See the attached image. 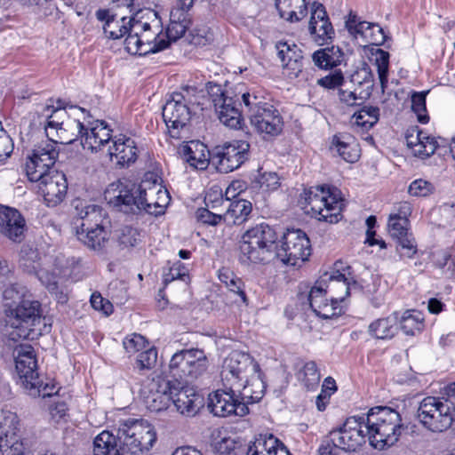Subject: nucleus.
Returning <instances> with one entry per match:
<instances>
[{
	"instance_id": "nucleus-59",
	"label": "nucleus",
	"mask_w": 455,
	"mask_h": 455,
	"mask_svg": "<svg viewBox=\"0 0 455 455\" xmlns=\"http://www.w3.org/2000/svg\"><path fill=\"white\" fill-rule=\"evenodd\" d=\"M14 144L11 136L3 128L0 122V162L5 161L10 157L13 151Z\"/></svg>"
},
{
	"instance_id": "nucleus-8",
	"label": "nucleus",
	"mask_w": 455,
	"mask_h": 455,
	"mask_svg": "<svg viewBox=\"0 0 455 455\" xmlns=\"http://www.w3.org/2000/svg\"><path fill=\"white\" fill-rule=\"evenodd\" d=\"M259 374V365L249 354L232 351L224 360L220 372L223 387L232 389L241 387L242 381Z\"/></svg>"
},
{
	"instance_id": "nucleus-53",
	"label": "nucleus",
	"mask_w": 455,
	"mask_h": 455,
	"mask_svg": "<svg viewBox=\"0 0 455 455\" xmlns=\"http://www.w3.org/2000/svg\"><path fill=\"white\" fill-rule=\"evenodd\" d=\"M2 455H24L25 447L19 435L0 439Z\"/></svg>"
},
{
	"instance_id": "nucleus-19",
	"label": "nucleus",
	"mask_w": 455,
	"mask_h": 455,
	"mask_svg": "<svg viewBox=\"0 0 455 455\" xmlns=\"http://www.w3.org/2000/svg\"><path fill=\"white\" fill-rule=\"evenodd\" d=\"M346 28L355 39L362 37L365 43L371 44L381 45L387 38L383 28L379 24L362 21L352 12L346 20Z\"/></svg>"
},
{
	"instance_id": "nucleus-12",
	"label": "nucleus",
	"mask_w": 455,
	"mask_h": 455,
	"mask_svg": "<svg viewBox=\"0 0 455 455\" xmlns=\"http://www.w3.org/2000/svg\"><path fill=\"white\" fill-rule=\"evenodd\" d=\"M311 254L310 241L300 229H288L282 244L275 251V257L286 265L297 266L305 262Z\"/></svg>"
},
{
	"instance_id": "nucleus-64",
	"label": "nucleus",
	"mask_w": 455,
	"mask_h": 455,
	"mask_svg": "<svg viewBox=\"0 0 455 455\" xmlns=\"http://www.w3.org/2000/svg\"><path fill=\"white\" fill-rule=\"evenodd\" d=\"M123 344L127 353H135L147 347V340L142 335L133 333L125 338Z\"/></svg>"
},
{
	"instance_id": "nucleus-29",
	"label": "nucleus",
	"mask_w": 455,
	"mask_h": 455,
	"mask_svg": "<svg viewBox=\"0 0 455 455\" xmlns=\"http://www.w3.org/2000/svg\"><path fill=\"white\" fill-rule=\"evenodd\" d=\"M96 16L98 20L105 21L103 30L106 37L113 40L125 36L130 30L131 24L135 21V18L119 17L116 14H110L107 10H99Z\"/></svg>"
},
{
	"instance_id": "nucleus-4",
	"label": "nucleus",
	"mask_w": 455,
	"mask_h": 455,
	"mask_svg": "<svg viewBox=\"0 0 455 455\" xmlns=\"http://www.w3.org/2000/svg\"><path fill=\"white\" fill-rule=\"evenodd\" d=\"M66 108L46 105L41 111L45 118L44 130L48 139L56 144H69L81 138L84 131V124L79 118L84 114V109L77 107Z\"/></svg>"
},
{
	"instance_id": "nucleus-37",
	"label": "nucleus",
	"mask_w": 455,
	"mask_h": 455,
	"mask_svg": "<svg viewBox=\"0 0 455 455\" xmlns=\"http://www.w3.org/2000/svg\"><path fill=\"white\" fill-rule=\"evenodd\" d=\"M77 239L88 249L100 251L108 241V232L104 227L92 228H75Z\"/></svg>"
},
{
	"instance_id": "nucleus-36",
	"label": "nucleus",
	"mask_w": 455,
	"mask_h": 455,
	"mask_svg": "<svg viewBox=\"0 0 455 455\" xmlns=\"http://www.w3.org/2000/svg\"><path fill=\"white\" fill-rule=\"evenodd\" d=\"M8 315L13 317L18 322L16 327L20 323L31 322L32 324H35L36 321L40 319L41 305L33 297H29L22 303L16 305L13 309H11L8 312Z\"/></svg>"
},
{
	"instance_id": "nucleus-10",
	"label": "nucleus",
	"mask_w": 455,
	"mask_h": 455,
	"mask_svg": "<svg viewBox=\"0 0 455 455\" xmlns=\"http://www.w3.org/2000/svg\"><path fill=\"white\" fill-rule=\"evenodd\" d=\"M163 118L171 138L180 140L188 132L191 111L188 100L180 92H173L163 107Z\"/></svg>"
},
{
	"instance_id": "nucleus-30",
	"label": "nucleus",
	"mask_w": 455,
	"mask_h": 455,
	"mask_svg": "<svg viewBox=\"0 0 455 455\" xmlns=\"http://www.w3.org/2000/svg\"><path fill=\"white\" fill-rule=\"evenodd\" d=\"M406 144L415 156L427 158L433 155L438 143L434 137L419 130H413L406 135Z\"/></svg>"
},
{
	"instance_id": "nucleus-14",
	"label": "nucleus",
	"mask_w": 455,
	"mask_h": 455,
	"mask_svg": "<svg viewBox=\"0 0 455 455\" xmlns=\"http://www.w3.org/2000/svg\"><path fill=\"white\" fill-rule=\"evenodd\" d=\"M174 390L172 380L156 377L143 385L140 395L146 408L151 412L158 413L169 408Z\"/></svg>"
},
{
	"instance_id": "nucleus-15",
	"label": "nucleus",
	"mask_w": 455,
	"mask_h": 455,
	"mask_svg": "<svg viewBox=\"0 0 455 455\" xmlns=\"http://www.w3.org/2000/svg\"><path fill=\"white\" fill-rule=\"evenodd\" d=\"M234 386L232 389L223 387L209 395L208 407L213 415L228 417L236 415L243 417L249 413V408L244 403H239Z\"/></svg>"
},
{
	"instance_id": "nucleus-55",
	"label": "nucleus",
	"mask_w": 455,
	"mask_h": 455,
	"mask_svg": "<svg viewBox=\"0 0 455 455\" xmlns=\"http://www.w3.org/2000/svg\"><path fill=\"white\" fill-rule=\"evenodd\" d=\"M388 63L389 53L383 50H378L376 53V66L382 91L385 90L387 84Z\"/></svg>"
},
{
	"instance_id": "nucleus-31",
	"label": "nucleus",
	"mask_w": 455,
	"mask_h": 455,
	"mask_svg": "<svg viewBox=\"0 0 455 455\" xmlns=\"http://www.w3.org/2000/svg\"><path fill=\"white\" fill-rule=\"evenodd\" d=\"M180 154L190 166L204 170L211 162V150L199 141H190L180 148Z\"/></svg>"
},
{
	"instance_id": "nucleus-17",
	"label": "nucleus",
	"mask_w": 455,
	"mask_h": 455,
	"mask_svg": "<svg viewBox=\"0 0 455 455\" xmlns=\"http://www.w3.org/2000/svg\"><path fill=\"white\" fill-rule=\"evenodd\" d=\"M250 124L255 132L264 137L277 136L283 127L282 116L271 104L265 106L262 109H257L254 115H250Z\"/></svg>"
},
{
	"instance_id": "nucleus-32",
	"label": "nucleus",
	"mask_w": 455,
	"mask_h": 455,
	"mask_svg": "<svg viewBox=\"0 0 455 455\" xmlns=\"http://www.w3.org/2000/svg\"><path fill=\"white\" fill-rule=\"evenodd\" d=\"M320 278H325L323 288L336 300L338 305L349 295L350 283L345 274L337 270L324 273Z\"/></svg>"
},
{
	"instance_id": "nucleus-62",
	"label": "nucleus",
	"mask_w": 455,
	"mask_h": 455,
	"mask_svg": "<svg viewBox=\"0 0 455 455\" xmlns=\"http://www.w3.org/2000/svg\"><path fill=\"white\" fill-rule=\"evenodd\" d=\"M157 351L154 347L146 349L140 352L137 356V366L140 370L151 369L156 363Z\"/></svg>"
},
{
	"instance_id": "nucleus-57",
	"label": "nucleus",
	"mask_w": 455,
	"mask_h": 455,
	"mask_svg": "<svg viewBox=\"0 0 455 455\" xmlns=\"http://www.w3.org/2000/svg\"><path fill=\"white\" fill-rule=\"evenodd\" d=\"M396 251L402 258H412L417 252V245L411 235H405L396 240Z\"/></svg>"
},
{
	"instance_id": "nucleus-27",
	"label": "nucleus",
	"mask_w": 455,
	"mask_h": 455,
	"mask_svg": "<svg viewBox=\"0 0 455 455\" xmlns=\"http://www.w3.org/2000/svg\"><path fill=\"white\" fill-rule=\"evenodd\" d=\"M133 24H140L141 27V32H139V35L146 47L147 54L157 52L168 47L169 42L161 37L160 20L156 17L150 22L135 19Z\"/></svg>"
},
{
	"instance_id": "nucleus-28",
	"label": "nucleus",
	"mask_w": 455,
	"mask_h": 455,
	"mask_svg": "<svg viewBox=\"0 0 455 455\" xmlns=\"http://www.w3.org/2000/svg\"><path fill=\"white\" fill-rule=\"evenodd\" d=\"M15 368L17 373L25 387H35L38 379L36 360L30 347H21L15 357Z\"/></svg>"
},
{
	"instance_id": "nucleus-21",
	"label": "nucleus",
	"mask_w": 455,
	"mask_h": 455,
	"mask_svg": "<svg viewBox=\"0 0 455 455\" xmlns=\"http://www.w3.org/2000/svg\"><path fill=\"white\" fill-rule=\"evenodd\" d=\"M107 154L111 162L124 167L136 161L137 144L132 138L120 134L112 139L111 145L108 146Z\"/></svg>"
},
{
	"instance_id": "nucleus-13",
	"label": "nucleus",
	"mask_w": 455,
	"mask_h": 455,
	"mask_svg": "<svg viewBox=\"0 0 455 455\" xmlns=\"http://www.w3.org/2000/svg\"><path fill=\"white\" fill-rule=\"evenodd\" d=\"M58 156L57 144L52 140L48 139L36 145L25 164L28 180H38L41 175L56 171L53 169V165Z\"/></svg>"
},
{
	"instance_id": "nucleus-49",
	"label": "nucleus",
	"mask_w": 455,
	"mask_h": 455,
	"mask_svg": "<svg viewBox=\"0 0 455 455\" xmlns=\"http://www.w3.org/2000/svg\"><path fill=\"white\" fill-rule=\"evenodd\" d=\"M379 108L364 106L353 115L352 120L356 126L369 130L379 121Z\"/></svg>"
},
{
	"instance_id": "nucleus-44",
	"label": "nucleus",
	"mask_w": 455,
	"mask_h": 455,
	"mask_svg": "<svg viewBox=\"0 0 455 455\" xmlns=\"http://www.w3.org/2000/svg\"><path fill=\"white\" fill-rule=\"evenodd\" d=\"M241 259L243 261L252 263L267 262L275 258V251L263 248L260 245H252L250 242L242 240L240 244Z\"/></svg>"
},
{
	"instance_id": "nucleus-5",
	"label": "nucleus",
	"mask_w": 455,
	"mask_h": 455,
	"mask_svg": "<svg viewBox=\"0 0 455 455\" xmlns=\"http://www.w3.org/2000/svg\"><path fill=\"white\" fill-rule=\"evenodd\" d=\"M299 204L305 213L331 224L339 222L341 219L344 206L340 192L335 188L325 186L305 190L299 199Z\"/></svg>"
},
{
	"instance_id": "nucleus-41",
	"label": "nucleus",
	"mask_w": 455,
	"mask_h": 455,
	"mask_svg": "<svg viewBox=\"0 0 455 455\" xmlns=\"http://www.w3.org/2000/svg\"><path fill=\"white\" fill-rule=\"evenodd\" d=\"M315 66L323 69L333 68L344 61V52L339 46H331L315 51L312 55Z\"/></svg>"
},
{
	"instance_id": "nucleus-48",
	"label": "nucleus",
	"mask_w": 455,
	"mask_h": 455,
	"mask_svg": "<svg viewBox=\"0 0 455 455\" xmlns=\"http://www.w3.org/2000/svg\"><path fill=\"white\" fill-rule=\"evenodd\" d=\"M20 267L28 274L36 275L41 269L40 255L29 245L22 246L20 252Z\"/></svg>"
},
{
	"instance_id": "nucleus-3",
	"label": "nucleus",
	"mask_w": 455,
	"mask_h": 455,
	"mask_svg": "<svg viewBox=\"0 0 455 455\" xmlns=\"http://www.w3.org/2000/svg\"><path fill=\"white\" fill-rule=\"evenodd\" d=\"M370 444L383 451L397 443L405 427L398 411L389 407L371 408L363 415Z\"/></svg>"
},
{
	"instance_id": "nucleus-63",
	"label": "nucleus",
	"mask_w": 455,
	"mask_h": 455,
	"mask_svg": "<svg viewBox=\"0 0 455 455\" xmlns=\"http://www.w3.org/2000/svg\"><path fill=\"white\" fill-rule=\"evenodd\" d=\"M242 100L246 108H248L250 115H254L257 109H262L269 103L264 102L262 97L254 92H245L242 95Z\"/></svg>"
},
{
	"instance_id": "nucleus-58",
	"label": "nucleus",
	"mask_w": 455,
	"mask_h": 455,
	"mask_svg": "<svg viewBox=\"0 0 455 455\" xmlns=\"http://www.w3.org/2000/svg\"><path fill=\"white\" fill-rule=\"evenodd\" d=\"M256 187L264 190H275L279 187V177L275 172L259 174L253 181Z\"/></svg>"
},
{
	"instance_id": "nucleus-2",
	"label": "nucleus",
	"mask_w": 455,
	"mask_h": 455,
	"mask_svg": "<svg viewBox=\"0 0 455 455\" xmlns=\"http://www.w3.org/2000/svg\"><path fill=\"white\" fill-rule=\"evenodd\" d=\"M156 442L152 425L142 419L121 420L116 435L104 430L93 439V455H142Z\"/></svg>"
},
{
	"instance_id": "nucleus-47",
	"label": "nucleus",
	"mask_w": 455,
	"mask_h": 455,
	"mask_svg": "<svg viewBox=\"0 0 455 455\" xmlns=\"http://www.w3.org/2000/svg\"><path fill=\"white\" fill-rule=\"evenodd\" d=\"M29 297H32V294L28 291L26 286L20 283L10 284L3 292V298L4 305L7 307V312L13 309L16 305L22 303Z\"/></svg>"
},
{
	"instance_id": "nucleus-40",
	"label": "nucleus",
	"mask_w": 455,
	"mask_h": 455,
	"mask_svg": "<svg viewBox=\"0 0 455 455\" xmlns=\"http://www.w3.org/2000/svg\"><path fill=\"white\" fill-rule=\"evenodd\" d=\"M275 7L281 18L291 21H299L307 13L306 0H275Z\"/></svg>"
},
{
	"instance_id": "nucleus-45",
	"label": "nucleus",
	"mask_w": 455,
	"mask_h": 455,
	"mask_svg": "<svg viewBox=\"0 0 455 455\" xmlns=\"http://www.w3.org/2000/svg\"><path fill=\"white\" fill-rule=\"evenodd\" d=\"M297 379L307 391L316 389L320 383L321 375L315 362L305 363L298 371Z\"/></svg>"
},
{
	"instance_id": "nucleus-7",
	"label": "nucleus",
	"mask_w": 455,
	"mask_h": 455,
	"mask_svg": "<svg viewBox=\"0 0 455 455\" xmlns=\"http://www.w3.org/2000/svg\"><path fill=\"white\" fill-rule=\"evenodd\" d=\"M417 418L433 432H443L449 427L455 429V417L448 397L445 400L434 396L424 398L418 408Z\"/></svg>"
},
{
	"instance_id": "nucleus-16",
	"label": "nucleus",
	"mask_w": 455,
	"mask_h": 455,
	"mask_svg": "<svg viewBox=\"0 0 455 455\" xmlns=\"http://www.w3.org/2000/svg\"><path fill=\"white\" fill-rule=\"evenodd\" d=\"M29 180L38 183V190L49 207L60 204L67 195V179L60 172L52 171L41 175L38 180Z\"/></svg>"
},
{
	"instance_id": "nucleus-38",
	"label": "nucleus",
	"mask_w": 455,
	"mask_h": 455,
	"mask_svg": "<svg viewBox=\"0 0 455 455\" xmlns=\"http://www.w3.org/2000/svg\"><path fill=\"white\" fill-rule=\"evenodd\" d=\"M339 155L348 163H355L360 156L359 145L355 137L348 133H339L332 139Z\"/></svg>"
},
{
	"instance_id": "nucleus-23",
	"label": "nucleus",
	"mask_w": 455,
	"mask_h": 455,
	"mask_svg": "<svg viewBox=\"0 0 455 455\" xmlns=\"http://www.w3.org/2000/svg\"><path fill=\"white\" fill-rule=\"evenodd\" d=\"M81 144L84 149L91 152H99L109 146L112 140L111 130L103 121L96 120L90 125L84 124V131L81 135Z\"/></svg>"
},
{
	"instance_id": "nucleus-54",
	"label": "nucleus",
	"mask_w": 455,
	"mask_h": 455,
	"mask_svg": "<svg viewBox=\"0 0 455 455\" xmlns=\"http://www.w3.org/2000/svg\"><path fill=\"white\" fill-rule=\"evenodd\" d=\"M140 233L131 226H124L117 231V241L124 248L133 247L140 241Z\"/></svg>"
},
{
	"instance_id": "nucleus-1",
	"label": "nucleus",
	"mask_w": 455,
	"mask_h": 455,
	"mask_svg": "<svg viewBox=\"0 0 455 455\" xmlns=\"http://www.w3.org/2000/svg\"><path fill=\"white\" fill-rule=\"evenodd\" d=\"M104 195L109 205L126 214L144 211L157 216L164 212L171 200L161 179L152 172L146 173L138 185L129 180L112 183Z\"/></svg>"
},
{
	"instance_id": "nucleus-9",
	"label": "nucleus",
	"mask_w": 455,
	"mask_h": 455,
	"mask_svg": "<svg viewBox=\"0 0 455 455\" xmlns=\"http://www.w3.org/2000/svg\"><path fill=\"white\" fill-rule=\"evenodd\" d=\"M208 368V359L201 349H183L175 353L169 364L170 372L176 379L192 381L203 375Z\"/></svg>"
},
{
	"instance_id": "nucleus-61",
	"label": "nucleus",
	"mask_w": 455,
	"mask_h": 455,
	"mask_svg": "<svg viewBox=\"0 0 455 455\" xmlns=\"http://www.w3.org/2000/svg\"><path fill=\"white\" fill-rule=\"evenodd\" d=\"M409 220H402L395 217H389L388 219V232L390 235L398 239L408 234Z\"/></svg>"
},
{
	"instance_id": "nucleus-26",
	"label": "nucleus",
	"mask_w": 455,
	"mask_h": 455,
	"mask_svg": "<svg viewBox=\"0 0 455 455\" xmlns=\"http://www.w3.org/2000/svg\"><path fill=\"white\" fill-rule=\"evenodd\" d=\"M25 220L15 209L0 206V233L13 242L24 238Z\"/></svg>"
},
{
	"instance_id": "nucleus-60",
	"label": "nucleus",
	"mask_w": 455,
	"mask_h": 455,
	"mask_svg": "<svg viewBox=\"0 0 455 455\" xmlns=\"http://www.w3.org/2000/svg\"><path fill=\"white\" fill-rule=\"evenodd\" d=\"M435 187L432 183L419 179L411 183L408 188L410 195L414 196H427L433 193Z\"/></svg>"
},
{
	"instance_id": "nucleus-33",
	"label": "nucleus",
	"mask_w": 455,
	"mask_h": 455,
	"mask_svg": "<svg viewBox=\"0 0 455 455\" xmlns=\"http://www.w3.org/2000/svg\"><path fill=\"white\" fill-rule=\"evenodd\" d=\"M242 240L250 242L252 245H260L263 248L270 249V251L276 250V234L267 224L261 223L247 230Z\"/></svg>"
},
{
	"instance_id": "nucleus-22",
	"label": "nucleus",
	"mask_w": 455,
	"mask_h": 455,
	"mask_svg": "<svg viewBox=\"0 0 455 455\" xmlns=\"http://www.w3.org/2000/svg\"><path fill=\"white\" fill-rule=\"evenodd\" d=\"M324 280L325 278H320L315 282L309 291L308 301L311 309L316 315L323 319H329L338 315L339 310H338L339 305L331 296H330V302L329 299L326 298L329 293L323 288Z\"/></svg>"
},
{
	"instance_id": "nucleus-42",
	"label": "nucleus",
	"mask_w": 455,
	"mask_h": 455,
	"mask_svg": "<svg viewBox=\"0 0 455 455\" xmlns=\"http://www.w3.org/2000/svg\"><path fill=\"white\" fill-rule=\"evenodd\" d=\"M398 315L396 313L372 322L368 327L369 334L379 339H392L397 331Z\"/></svg>"
},
{
	"instance_id": "nucleus-6",
	"label": "nucleus",
	"mask_w": 455,
	"mask_h": 455,
	"mask_svg": "<svg viewBox=\"0 0 455 455\" xmlns=\"http://www.w3.org/2000/svg\"><path fill=\"white\" fill-rule=\"evenodd\" d=\"M367 435L363 416L349 417L343 425L330 432V439L323 440L318 449L319 455H339V450L355 451L364 443Z\"/></svg>"
},
{
	"instance_id": "nucleus-43",
	"label": "nucleus",
	"mask_w": 455,
	"mask_h": 455,
	"mask_svg": "<svg viewBox=\"0 0 455 455\" xmlns=\"http://www.w3.org/2000/svg\"><path fill=\"white\" fill-rule=\"evenodd\" d=\"M190 24V20L187 12L180 10H172L170 14V23L166 28V42H175L180 38L187 31Z\"/></svg>"
},
{
	"instance_id": "nucleus-50",
	"label": "nucleus",
	"mask_w": 455,
	"mask_h": 455,
	"mask_svg": "<svg viewBox=\"0 0 455 455\" xmlns=\"http://www.w3.org/2000/svg\"><path fill=\"white\" fill-rule=\"evenodd\" d=\"M20 420L16 413L9 410L0 411V439L18 435Z\"/></svg>"
},
{
	"instance_id": "nucleus-11",
	"label": "nucleus",
	"mask_w": 455,
	"mask_h": 455,
	"mask_svg": "<svg viewBox=\"0 0 455 455\" xmlns=\"http://www.w3.org/2000/svg\"><path fill=\"white\" fill-rule=\"evenodd\" d=\"M249 149L250 144L246 140L225 142L211 150V162L218 172L228 173L248 160Z\"/></svg>"
},
{
	"instance_id": "nucleus-35",
	"label": "nucleus",
	"mask_w": 455,
	"mask_h": 455,
	"mask_svg": "<svg viewBox=\"0 0 455 455\" xmlns=\"http://www.w3.org/2000/svg\"><path fill=\"white\" fill-rule=\"evenodd\" d=\"M235 389L239 403L248 407L249 403H258L263 397L265 385L258 374L251 377L250 381L248 379H243L241 387H235Z\"/></svg>"
},
{
	"instance_id": "nucleus-46",
	"label": "nucleus",
	"mask_w": 455,
	"mask_h": 455,
	"mask_svg": "<svg viewBox=\"0 0 455 455\" xmlns=\"http://www.w3.org/2000/svg\"><path fill=\"white\" fill-rule=\"evenodd\" d=\"M281 443L272 434L259 435L247 450V455H271Z\"/></svg>"
},
{
	"instance_id": "nucleus-39",
	"label": "nucleus",
	"mask_w": 455,
	"mask_h": 455,
	"mask_svg": "<svg viewBox=\"0 0 455 455\" xmlns=\"http://www.w3.org/2000/svg\"><path fill=\"white\" fill-rule=\"evenodd\" d=\"M227 204V209L223 212V220L228 225L243 223L252 210L251 203L245 199H235Z\"/></svg>"
},
{
	"instance_id": "nucleus-25",
	"label": "nucleus",
	"mask_w": 455,
	"mask_h": 455,
	"mask_svg": "<svg viewBox=\"0 0 455 455\" xmlns=\"http://www.w3.org/2000/svg\"><path fill=\"white\" fill-rule=\"evenodd\" d=\"M285 75L296 78L303 68V55L300 48L294 43L278 42L275 45Z\"/></svg>"
},
{
	"instance_id": "nucleus-34",
	"label": "nucleus",
	"mask_w": 455,
	"mask_h": 455,
	"mask_svg": "<svg viewBox=\"0 0 455 455\" xmlns=\"http://www.w3.org/2000/svg\"><path fill=\"white\" fill-rule=\"evenodd\" d=\"M77 218L75 220V228H92L103 227L104 212L96 204H83L76 206Z\"/></svg>"
},
{
	"instance_id": "nucleus-20",
	"label": "nucleus",
	"mask_w": 455,
	"mask_h": 455,
	"mask_svg": "<svg viewBox=\"0 0 455 455\" xmlns=\"http://www.w3.org/2000/svg\"><path fill=\"white\" fill-rule=\"evenodd\" d=\"M172 387H175L172 403L177 411L185 416H194L202 406V397L193 387L184 386L178 379L172 381Z\"/></svg>"
},
{
	"instance_id": "nucleus-51",
	"label": "nucleus",
	"mask_w": 455,
	"mask_h": 455,
	"mask_svg": "<svg viewBox=\"0 0 455 455\" xmlns=\"http://www.w3.org/2000/svg\"><path fill=\"white\" fill-rule=\"evenodd\" d=\"M402 331L407 335H415L423 327V317L419 312L405 311L399 320Z\"/></svg>"
},
{
	"instance_id": "nucleus-18",
	"label": "nucleus",
	"mask_w": 455,
	"mask_h": 455,
	"mask_svg": "<svg viewBox=\"0 0 455 455\" xmlns=\"http://www.w3.org/2000/svg\"><path fill=\"white\" fill-rule=\"evenodd\" d=\"M308 29L313 40L320 45L327 44L335 35L325 8L320 3L312 4Z\"/></svg>"
},
{
	"instance_id": "nucleus-56",
	"label": "nucleus",
	"mask_w": 455,
	"mask_h": 455,
	"mask_svg": "<svg viewBox=\"0 0 455 455\" xmlns=\"http://www.w3.org/2000/svg\"><path fill=\"white\" fill-rule=\"evenodd\" d=\"M411 109L417 115L419 122L427 124L429 116L426 108V92H415L411 97Z\"/></svg>"
},
{
	"instance_id": "nucleus-52",
	"label": "nucleus",
	"mask_w": 455,
	"mask_h": 455,
	"mask_svg": "<svg viewBox=\"0 0 455 455\" xmlns=\"http://www.w3.org/2000/svg\"><path fill=\"white\" fill-rule=\"evenodd\" d=\"M140 25L131 24L127 37L124 40V48L131 54L146 55L147 50L144 47L142 39H140L139 32H141Z\"/></svg>"
},
{
	"instance_id": "nucleus-24",
	"label": "nucleus",
	"mask_w": 455,
	"mask_h": 455,
	"mask_svg": "<svg viewBox=\"0 0 455 455\" xmlns=\"http://www.w3.org/2000/svg\"><path fill=\"white\" fill-rule=\"evenodd\" d=\"M216 95L212 98V103L220 121L232 129L239 128L242 116L233 98L228 97L220 86L216 87Z\"/></svg>"
}]
</instances>
